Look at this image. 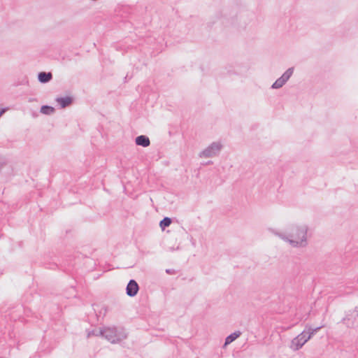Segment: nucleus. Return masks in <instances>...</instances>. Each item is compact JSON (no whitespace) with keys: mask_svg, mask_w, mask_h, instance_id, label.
Segmentation results:
<instances>
[{"mask_svg":"<svg viewBox=\"0 0 358 358\" xmlns=\"http://www.w3.org/2000/svg\"><path fill=\"white\" fill-rule=\"evenodd\" d=\"M307 225L290 224L287 228L286 233H282L275 229H271V231L283 241L288 242L292 247H306L308 245L307 241Z\"/></svg>","mask_w":358,"mask_h":358,"instance_id":"f257e3e1","label":"nucleus"},{"mask_svg":"<svg viewBox=\"0 0 358 358\" xmlns=\"http://www.w3.org/2000/svg\"><path fill=\"white\" fill-rule=\"evenodd\" d=\"M222 148V145L220 142H213L206 149L199 154L200 157H213L217 155Z\"/></svg>","mask_w":358,"mask_h":358,"instance_id":"f03ea898","label":"nucleus"},{"mask_svg":"<svg viewBox=\"0 0 358 358\" xmlns=\"http://www.w3.org/2000/svg\"><path fill=\"white\" fill-rule=\"evenodd\" d=\"M307 341L308 339L306 338V331L303 330L292 341L290 348L294 351L299 350Z\"/></svg>","mask_w":358,"mask_h":358,"instance_id":"7ed1b4c3","label":"nucleus"},{"mask_svg":"<svg viewBox=\"0 0 358 358\" xmlns=\"http://www.w3.org/2000/svg\"><path fill=\"white\" fill-rule=\"evenodd\" d=\"M100 336L105 338L111 343H115L117 339V331L115 328L104 327L99 329Z\"/></svg>","mask_w":358,"mask_h":358,"instance_id":"20e7f679","label":"nucleus"},{"mask_svg":"<svg viewBox=\"0 0 358 358\" xmlns=\"http://www.w3.org/2000/svg\"><path fill=\"white\" fill-rule=\"evenodd\" d=\"M139 289L140 287L137 282L134 279H131L127 285L126 294L130 297H134L137 295Z\"/></svg>","mask_w":358,"mask_h":358,"instance_id":"39448f33","label":"nucleus"},{"mask_svg":"<svg viewBox=\"0 0 358 358\" xmlns=\"http://www.w3.org/2000/svg\"><path fill=\"white\" fill-rule=\"evenodd\" d=\"M55 101L59 105L61 108H65L73 104L74 98L71 96H65L57 97Z\"/></svg>","mask_w":358,"mask_h":358,"instance_id":"423d86ee","label":"nucleus"},{"mask_svg":"<svg viewBox=\"0 0 358 358\" xmlns=\"http://www.w3.org/2000/svg\"><path fill=\"white\" fill-rule=\"evenodd\" d=\"M37 78L39 83L45 84L52 80L53 76L51 72L41 71L38 73Z\"/></svg>","mask_w":358,"mask_h":358,"instance_id":"0eeeda50","label":"nucleus"},{"mask_svg":"<svg viewBox=\"0 0 358 358\" xmlns=\"http://www.w3.org/2000/svg\"><path fill=\"white\" fill-rule=\"evenodd\" d=\"M135 143L136 145L143 148L148 147L150 145V138L145 135H140L136 137Z\"/></svg>","mask_w":358,"mask_h":358,"instance_id":"6e6552de","label":"nucleus"},{"mask_svg":"<svg viewBox=\"0 0 358 358\" xmlns=\"http://www.w3.org/2000/svg\"><path fill=\"white\" fill-rule=\"evenodd\" d=\"M324 326L321 325L315 328H313L311 326L306 324L305 327L304 331H306V338L308 341L317 333Z\"/></svg>","mask_w":358,"mask_h":358,"instance_id":"1a4fd4ad","label":"nucleus"},{"mask_svg":"<svg viewBox=\"0 0 358 358\" xmlns=\"http://www.w3.org/2000/svg\"><path fill=\"white\" fill-rule=\"evenodd\" d=\"M241 335V332L240 331H236L231 334H230L229 336H227L224 341V347L227 346V345L230 344L233 341H234L236 339H237Z\"/></svg>","mask_w":358,"mask_h":358,"instance_id":"9d476101","label":"nucleus"},{"mask_svg":"<svg viewBox=\"0 0 358 358\" xmlns=\"http://www.w3.org/2000/svg\"><path fill=\"white\" fill-rule=\"evenodd\" d=\"M55 111V108L51 106L43 105L41 107L40 112L44 115H51Z\"/></svg>","mask_w":358,"mask_h":358,"instance_id":"9b49d317","label":"nucleus"},{"mask_svg":"<svg viewBox=\"0 0 358 358\" xmlns=\"http://www.w3.org/2000/svg\"><path fill=\"white\" fill-rule=\"evenodd\" d=\"M294 67H290L289 69H287L283 73L282 75L280 76V78L282 79H283V80L285 81V83H286L289 79L291 78V76H292L293 73H294Z\"/></svg>","mask_w":358,"mask_h":358,"instance_id":"f8f14e48","label":"nucleus"},{"mask_svg":"<svg viewBox=\"0 0 358 358\" xmlns=\"http://www.w3.org/2000/svg\"><path fill=\"white\" fill-rule=\"evenodd\" d=\"M172 222V220L170 217H164L160 222H159V227H161L162 230H164L166 227L170 226V224Z\"/></svg>","mask_w":358,"mask_h":358,"instance_id":"ddd939ff","label":"nucleus"},{"mask_svg":"<svg viewBox=\"0 0 358 358\" xmlns=\"http://www.w3.org/2000/svg\"><path fill=\"white\" fill-rule=\"evenodd\" d=\"M284 85H285V81L283 79H282L280 77L278 78L271 85V89H280Z\"/></svg>","mask_w":358,"mask_h":358,"instance_id":"4468645a","label":"nucleus"},{"mask_svg":"<svg viewBox=\"0 0 358 358\" xmlns=\"http://www.w3.org/2000/svg\"><path fill=\"white\" fill-rule=\"evenodd\" d=\"M100 336L99 334V329H93L92 331H89L87 333V337L90 338L91 336Z\"/></svg>","mask_w":358,"mask_h":358,"instance_id":"2eb2a0df","label":"nucleus"},{"mask_svg":"<svg viewBox=\"0 0 358 358\" xmlns=\"http://www.w3.org/2000/svg\"><path fill=\"white\" fill-rule=\"evenodd\" d=\"M165 272L169 275H174L176 273V271L173 268H166Z\"/></svg>","mask_w":358,"mask_h":358,"instance_id":"dca6fc26","label":"nucleus"},{"mask_svg":"<svg viewBox=\"0 0 358 358\" xmlns=\"http://www.w3.org/2000/svg\"><path fill=\"white\" fill-rule=\"evenodd\" d=\"M49 266L48 267L50 269H55L57 267V264L55 263L49 264Z\"/></svg>","mask_w":358,"mask_h":358,"instance_id":"f3484780","label":"nucleus"},{"mask_svg":"<svg viewBox=\"0 0 358 358\" xmlns=\"http://www.w3.org/2000/svg\"><path fill=\"white\" fill-rule=\"evenodd\" d=\"M8 109V108L7 107H5V108H0V117L6 112L7 111Z\"/></svg>","mask_w":358,"mask_h":358,"instance_id":"a211bd4d","label":"nucleus"},{"mask_svg":"<svg viewBox=\"0 0 358 358\" xmlns=\"http://www.w3.org/2000/svg\"><path fill=\"white\" fill-rule=\"evenodd\" d=\"M347 320H350V318L348 317V316H346V317H343V318L342 319V320H341V322H342L343 324H346L347 326H348V325L347 324V323H346V321H347Z\"/></svg>","mask_w":358,"mask_h":358,"instance_id":"6ab92c4d","label":"nucleus"},{"mask_svg":"<svg viewBox=\"0 0 358 358\" xmlns=\"http://www.w3.org/2000/svg\"><path fill=\"white\" fill-rule=\"evenodd\" d=\"M6 165L5 162H0V171L3 169V167Z\"/></svg>","mask_w":358,"mask_h":358,"instance_id":"aec40b11","label":"nucleus"},{"mask_svg":"<svg viewBox=\"0 0 358 358\" xmlns=\"http://www.w3.org/2000/svg\"><path fill=\"white\" fill-rule=\"evenodd\" d=\"M355 311L357 313V316H358V307H356V308H355Z\"/></svg>","mask_w":358,"mask_h":358,"instance_id":"412c9836","label":"nucleus"},{"mask_svg":"<svg viewBox=\"0 0 358 358\" xmlns=\"http://www.w3.org/2000/svg\"><path fill=\"white\" fill-rule=\"evenodd\" d=\"M2 236H3V234H0V238H1Z\"/></svg>","mask_w":358,"mask_h":358,"instance_id":"4be33fe9","label":"nucleus"},{"mask_svg":"<svg viewBox=\"0 0 358 358\" xmlns=\"http://www.w3.org/2000/svg\"><path fill=\"white\" fill-rule=\"evenodd\" d=\"M0 358H3V357H0Z\"/></svg>","mask_w":358,"mask_h":358,"instance_id":"5701e85b","label":"nucleus"}]
</instances>
